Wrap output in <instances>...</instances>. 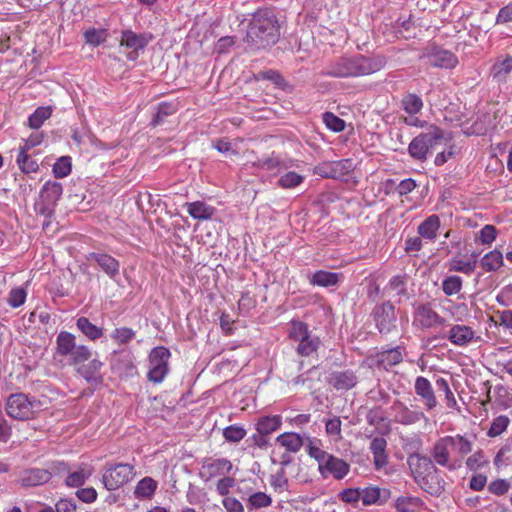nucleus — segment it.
<instances>
[{
  "mask_svg": "<svg viewBox=\"0 0 512 512\" xmlns=\"http://www.w3.org/2000/svg\"><path fill=\"white\" fill-rule=\"evenodd\" d=\"M390 498L388 489H380L379 487H366L361 489V501L364 505H382Z\"/></svg>",
  "mask_w": 512,
  "mask_h": 512,
  "instance_id": "b1692460",
  "label": "nucleus"
},
{
  "mask_svg": "<svg viewBox=\"0 0 512 512\" xmlns=\"http://www.w3.org/2000/svg\"><path fill=\"white\" fill-rule=\"evenodd\" d=\"M178 104L176 102H161L157 105L156 113L151 121L152 126L160 125L165 117L174 114L177 111Z\"/></svg>",
  "mask_w": 512,
  "mask_h": 512,
  "instance_id": "e433bc0d",
  "label": "nucleus"
},
{
  "mask_svg": "<svg viewBox=\"0 0 512 512\" xmlns=\"http://www.w3.org/2000/svg\"><path fill=\"white\" fill-rule=\"evenodd\" d=\"M480 264L485 271H496L503 264V255L499 250H493L481 259Z\"/></svg>",
  "mask_w": 512,
  "mask_h": 512,
  "instance_id": "37998d69",
  "label": "nucleus"
},
{
  "mask_svg": "<svg viewBox=\"0 0 512 512\" xmlns=\"http://www.w3.org/2000/svg\"><path fill=\"white\" fill-rule=\"evenodd\" d=\"M510 489V483L505 479H497L488 485V491L494 495L502 496Z\"/></svg>",
  "mask_w": 512,
  "mask_h": 512,
  "instance_id": "e2e57ef3",
  "label": "nucleus"
},
{
  "mask_svg": "<svg viewBox=\"0 0 512 512\" xmlns=\"http://www.w3.org/2000/svg\"><path fill=\"white\" fill-rule=\"evenodd\" d=\"M435 385L439 392L444 393L447 407L455 408L457 405V401L449 387L448 381L445 378L439 377L436 379Z\"/></svg>",
  "mask_w": 512,
  "mask_h": 512,
  "instance_id": "de8ad7c7",
  "label": "nucleus"
},
{
  "mask_svg": "<svg viewBox=\"0 0 512 512\" xmlns=\"http://www.w3.org/2000/svg\"><path fill=\"white\" fill-rule=\"evenodd\" d=\"M323 121L327 128L334 132H342L346 126L345 121L332 112H325L323 114Z\"/></svg>",
  "mask_w": 512,
  "mask_h": 512,
  "instance_id": "864d4df0",
  "label": "nucleus"
},
{
  "mask_svg": "<svg viewBox=\"0 0 512 512\" xmlns=\"http://www.w3.org/2000/svg\"><path fill=\"white\" fill-rule=\"evenodd\" d=\"M386 64L381 56L366 57L357 55L354 57H341L331 62L324 70V75L346 78L360 77L380 71Z\"/></svg>",
  "mask_w": 512,
  "mask_h": 512,
  "instance_id": "f03ea898",
  "label": "nucleus"
},
{
  "mask_svg": "<svg viewBox=\"0 0 512 512\" xmlns=\"http://www.w3.org/2000/svg\"><path fill=\"white\" fill-rule=\"evenodd\" d=\"M272 504V498L264 492H253L246 499V506L249 511L266 508Z\"/></svg>",
  "mask_w": 512,
  "mask_h": 512,
  "instance_id": "58836bf2",
  "label": "nucleus"
},
{
  "mask_svg": "<svg viewBox=\"0 0 512 512\" xmlns=\"http://www.w3.org/2000/svg\"><path fill=\"white\" fill-rule=\"evenodd\" d=\"M75 367L81 376H83L87 381H91L100 371L102 362L97 359H93L90 360L87 364L82 363Z\"/></svg>",
  "mask_w": 512,
  "mask_h": 512,
  "instance_id": "a18cd8bd",
  "label": "nucleus"
},
{
  "mask_svg": "<svg viewBox=\"0 0 512 512\" xmlns=\"http://www.w3.org/2000/svg\"><path fill=\"white\" fill-rule=\"evenodd\" d=\"M406 282H407V276L397 275L390 279V281L388 283V287H389V289L394 291L396 293V295L406 296L407 295Z\"/></svg>",
  "mask_w": 512,
  "mask_h": 512,
  "instance_id": "13d9d810",
  "label": "nucleus"
},
{
  "mask_svg": "<svg viewBox=\"0 0 512 512\" xmlns=\"http://www.w3.org/2000/svg\"><path fill=\"white\" fill-rule=\"evenodd\" d=\"M392 408L396 411L395 421L402 425H412L421 420H428L424 412L412 410L399 400L394 402Z\"/></svg>",
  "mask_w": 512,
  "mask_h": 512,
  "instance_id": "a211bd4d",
  "label": "nucleus"
},
{
  "mask_svg": "<svg viewBox=\"0 0 512 512\" xmlns=\"http://www.w3.org/2000/svg\"><path fill=\"white\" fill-rule=\"evenodd\" d=\"M280 24L275 8L262 7L252 13L244 42L252 49H265L277 43Z\"/></svg>",
  "mask_w": 512,
  "mask_h": 512,
  "instance_id": "f257e3e1",
  "label": "nucleus"
},
{
  "mask_svg": "<svg viewBox=\"0 0 512 512\" xmlns=\"http://www.w3.org/2000/svg\"><path fill=\"white\" fill-rule=\"evenodd\" d=\"M282 424V418L279 415L274 416H264L261 417L257 424H256V430L257 432H260L262 434H271L275 431H277Z\"/></svg>",
  "mask_w": 512,
  "mask_h": 512,
  "instance_id": "473e14b6",
  "label": "nucleus"
},
{
  "mask_svg": "<svg viewBox=\"0 0 512 512\" xmlns=\"http://www.w3.org/2000/svg\"><path fill=\"white\" fill-rule=\"evenodd\" d=\"M354 169L351 159L338 161H324L314 168V173L322 178L342 179L348 176Z\"/></svg>",
  "mask_w": 512,
  "mask_h": 512,
  "instance_id": "9d476101",
  "label": "nucleus"
},
{
  "mask_svg": "<svg viewBox=\"0 0 512 512\" xmlns=\"http://www.w3.org/2000/svg\"><path fill=\"white\" fill-rule=\"evenodd\" d=\"M84 37L88 44L98 46L106 40L107 34L105 30L90 29L85 31Z\"/></svg>",
  "mask_w": 512,
  "mask_h": 512,
  "instance_id": "bf43d9fd",
  "label": "nucleus"
},
{
  "mask_svg": "<svg viewBox=\"0 0 512 512\" xmlns=\"http://www.w3.org/2000/svg\"><path fill=\"white\" fill-rule=\"evenodd\" d=\"M135 475V468L128 463L107 464L102 475L104 487L113 491L128 483Z\"/></svg>",
  "mask_w": 512,
  "mask_h": 512,
  "instance_id": "0eeeda50",
  "label": "nucleus"
},
{
  "mask_svg": "<svg viewBox=\"0 0 512 512\" xmlns=\"http://www.w3.org/2000/svg\"><path fill=\"white\" fill-rule=\"evenodd\" d=\"M349 464L344 460L329 454L322 464L319 465V472L323 478L332 475L336 479H343L349 472Z\"/></svg>",
  "mask_w": 512,
  "mask_h": 512,
  "instance_id": "2eb2a0df",
  "label": "nucleus"
},
{
  "mask_svg": "<svg viewBox=\"0 0 512 512\" xmlns=\"http://www.w3.org/2000/svg\"><path fill=\"white\" fill-rule=\"evenodd\" d=\"M91 357L92 351L86 345H78L74 334L61 331L57 335L53 358L61 367L79 366L90 360Z\"/></svg>",
  "mask_w": 512,
  "mask_h": 512,
  "instance_id": "7ed1b4c3",
  "label": "nucleus"
},
{
  "mask_svg": "<svg viewBox=\"0 0 512 512\" xmlns=\"http://www.w3.org/2000/svg\"><path fill=\"white\" fill-rule=\"evenodd\" d=\"M51 115V106L38 107L28 118V126L32 129H38L51 117Z\"/></svg>",
  "mask_w": 512,
  "mask_h": 512,
  "instance_id": "a19ab883",
  "label": "nucleus"
},
{
  "mask_svg": "<svg viewBox=\"0 0 512 512\" xmlns=\"http://www.w3.org/2000/svg\"><path fill=\"white\" fill-rule=\"evenodd\" d=\"M185 206L187 207L189 215L197 220H208L215 212L214 207L207 205L203 201L186 203Z\"/></svg>",
  "mask_w": 512,
  "mask_h": 512,
  "instance_id": "c85d7f7f",
  "label": "nucleus"
},
{
  "mask_svg": "<svg viewBox=\"0 0 512 512\" xmlns=\"http://www.w3.org/2000/svg\"><path fill=\"white\" fill-rule=\"evenodd\" d=\"M338 281V273L319 270L313 274L310 283L316 286L330 287L336 285Z\"/></svg>",
  "mask_w": 512,
  "mask_h": 512,
  "instance_id": "c9c22d12",
  "label": "nucleus"
},
{
  "mask_svg": "<svg viewBox=\"0 0 512 512\" xmlns=\"http://www.w3.org/2000/svg\"><path fill=\"white\" fill-rule=\"evenodd\" d=\"M509 418L505 415H500L495 418L487 432L489 437H496L502 434L509 425Z\"/></svg>",
  "mask_w": 512,
  "mask_h": 512,
  "instance_id": "5fc2aeb1",
  "label": "nucleus"
},
{
  "mask_svg": "<svg viewBox=\"0 0 512 512\" xmlns=\"http://www.w3.org/2000/svg\"><path fill=\"white\" fill-rule=\"evenodd\" d=\"M276 442L284 447L288 452L296 453L304 445L303 438L294 432H285L276 438Z\"/></svg>",
  "mask_w": 512,
  "mask_h": 512,
  "instance_id": "c756f323",
  "label": "nucleus"
},
{
  "mask_svg": "<svg viewBox=\"0 0 512 512\" xmlns=\"http://www.w3.org/2000/svg\"><path fill=\"white\" fill-rule=\"evenodd\" d=\"M76 326L90 340L95 341L103 336L102 328L91 323L86 317H79Z\"/></svg>",
  "mask_w": 512,
  "mask_h": 512,
  "instance_id": "f704fd0d",
  "label": "nucleus"
},
{
  "mask_svg": "<svg viewBox=\"0 0 512 512\" xmlns=\"http://www.w3.org/2000/svg\"><path fill=\"white\" fill-rule=\"evenodd\" d=\"M427 63L433 67L452 69L458 64V58L449 50L432 46L426 55Z\"/></svg>",
  "mask_w": 512,
  "mask_h": 512,
  "instance_id": "4468645a",
  "label": "nucleus"
},
{
  "mask_svg": "<svg viewBox=\"0 0 512 512\" xmlns=\"http://www.w3.org/2000/svg\"><path fill=\"white\" fill-rule=\"evenodd\" d=\"M453 439L452 450L459 455L457 462H460L467 454L472 451V442L462 435L451 436Z\"/></svg>",
  "mask_w": 512,
  "mask_h": 512,
  "instance_id": "c03bdc74",
  "label": "nucleus"
},
{
  "mask_svg": "<svg viewBox=\"0 0 512 512\" xmlns=\"http://www.w3.org/2000/svg\"><path fill=\"white\" fill-rule=\"evenodd\" d=\"M245 435V429L237 425H230L223 430V436L228 442L237 443L241 441Z\"/></svg>",
  "mask_w": 512,
  "mask_h": 512,
  "instance_id": "4d7b16f0",
  "label": "nucleus"
},
{
  "mask_svg": "<svg viewBox=\"0 0 512 512\" xmlns=\"http://www.w3.org/2000/svg\"><path fill=\"white\" fill-rule=\"evenodd\" d=\"M157 482L151 477H144L135 487L134 494L137 498L150 499L157 489Z\"/></svg>",
  "mask_w": 512,
  "mask_h": 512,
  "instance_id": "72a5a7b5",
  "label": "nucleus"
},
{
  "mask_svg": "<svg viewBox=\"0 0 512 512\" xmlns=\"http://www.w3.org/2000/svg\"><path fill=\"white\" fill-rule=\"evenodd\" d=\"M440 227V219L437 215L433 214L427 217L417 229L418 234L429 240H434L437 235V231Z\"/></svg>",
  "mask_w": 512,
  "mask_h": 512,
  "instance_id": "7c9ffc66",
  "label": "nucleus"
},
{
  "mask_svg": "<svg viewBox=\"0 0 512 512\" xmlns=\"http://www.w3.org/2000/svg\"><path fill=\"white\" fill-rule=\"evenodd\" d=\"M414 390L416 395L421 398L428 411L433 410L437 406L438 402L434 389L427 378L418 376L415 379Z\"/></svg>",
  "mask_w": 512,
  "mask_h": 512,
  "instance_id": "f3484780",
  "label": "nucleus"
},
{
  "mask_svg": "<svg viewBox=\"0 0 512 512\" xmlns=\"http://www.w3.org/2000/svg\"><path fill=\"white\" fill-rule=\"evenodd\" d=\"M289 338L299 342L296 351L302 357H308L316 353L321 344L319 337L312 335L307 324L302 321L291 322Z\"/></svg>",
  "mask_w": 512,
  "mask_h": 512,
  "instance_id": "423d86ee",
  "label": "nucleus"
},
{
  "mask_svg": "<svg viewBox=\"0 0 512 512\" xmlns=\"http://www.w3.org/2000/svg\"><path fill=\"white\" fill-rule=\"evenodd\" d=\"M55 207V205L46 203L43 200L35 204V211L46 218V221H44L42 225L43 229L48 227L50 224V219L54 216L55 213Z\"/></svg>",
  "mask_w": 512,
  "mask_h": 512,
  "instance_id": "6e6d98bb",
  "label": "nucleus"
},
{
  "mask_svg": "<svg viewBox=\"0 0 512 512\" xmlns=\"http://www.w3.org/2000/svg\"><path fill=\"white\" fill-rule=\"evenodd\" d=\"M415 320L419 322L422 328H432L435 326H444L446 320L442 318L430 305H419L415 311Z\"/></svg>",
  "mask_w": 512,
  "mask_h": 512,
  "instance_id": "aec40b11",
  "label": "nucleus"
},
{
  "mask_svg": "<svg viewBox=\"0 0 512 512\" xmlns=\"http://www.w3.org/2000/svg\"><path fill=\"white\" fill-rule=\"evenodd\" d=\"M496 234V228L493 225H485L479 232V239L483 244H491Z\"/></svg>",
  "mask_w": 512,
  "mask_h": 512,
  "instance_id": "774afa93",
  "label": "nucleus"
},
{
  "mask_svg": "<svg viewBox=\"0 0 512 512\" xmlns=\"http://www.w3.org/2000/svg\"><path fill=\"white\" fill-rule=\"evenodd\" d=\"M386 419L381 407L371 408L366 414V421L371 426H378Z\"/></svg>",
  "mask_w": 512,
  "mask_h": 512,
  "instance_id": "0e129e2a",
  "label": "nucleus"
},
{
  "mask_svg": "<svg viewBox=\"0 0 512 512\" xmlns=\"http://www.w3.org/2000/svg\"><path fill=\"white\" fill-rule=\"evenodd\" d=\"M89 260L95 261L110 277H114L119 273V262L108 254L91 253Z\"/></svg>",
  "mask_w": 512,
  "mask_h": 512,
  "instance_id": "bb28decb",
  "label": "nucleus"
},
{
  "mask_svg": "<svg viewBox=\"0 0 512 512\" xmlns=\"http://www.w3.org/2000/svg\"><path fill=\"white\" fill-rule=\"evenodd\" d=\"M51 476V471L47 469L31 468L22 472L20 482L25 487L39 486L47 483Z\"/></svg>",
  "mask_w": 512,
  "mask_h": 512,
  "instance_id": "412c9836",
  "label": "nucleus"
},
{
  "mask_svg": "<svg viewBox=\"0 0 512 512\" xmlns=\"http://www.w3.org/2000/svg\"><path fill=\"white\" fill-rule=\"evenodd\" d=\"M376 367L388 371L391 367L398 365L403 361L401 348L395 347L381 351L375 356Z\"/></svg>",
  "mask_w": 512,
  "mask_h": 512,
  "instance_id": "4be33fe9",
  "label": "nucleus"
},
{
  "mask_svg": "<svg viewBox=\"0 0 512 512\" xmlns=\"http://www.w3.org/2000/svg\"><path fill=\"white\" fill-rule=\"evenodd\" d=\"M5 409L10 418L26 421L35 418L42 410V402L34 396L14 393L7 398Z\"/></svg>",
  "mask_w": 512,
  "mask_h": 512,
  "instance_id": "20e7f679",
  "label": "nucleus"
},
{
  "mask_svg": "<svg viewBox=\"0 0 512 512\" xmlns=\"http://www.w3.org/2000/svg\"><path fill=\"white\" fill-rule=\"evenodd\" d=\"M477 258L478 254L473 253L471 255V260H462L460 258H453L450 262V271L461 272L464 274H471L474 272L477 266Z\"/></svg>",
  "mask_w": 512,
  "mask_h": 512,
  "instance_id": "4c0bfd02",
  "label": "nucleus"
},
{
  "mask_svg": "<svg viewBox=\"0 0 512 512\" xmlns=\"http://www.w3.org/2000/svg\"><path fill=\"white\" fill-rule=\"evenodd\" d=\"M210 478L228 474L232 469V463L225 458L216 459L203 466Z\"/></svg>",
  "mask_w": 512,
  "mask_h": 512,
  "instance_id": "2f4dec72",
  "label": "nucleus"
},
{
  "mask_svg": "<svg viewBox=\"0 0 512 512\" xmlns=\"http://www.w3.org/2000/svg\"><path fill=\"white\" fill-rule=\"evenodd\" d=\"M255 165L258 168L265 169L267 171L278 168L281 165V160L278 156H275L274 153L264 159H258Z\"/></svg>",
  "mask_w": 512,
  "mask_h": 512,
  "instance_id": "69168bd1",
  "label": "nucleus"
},
{
  "mask_svg": "<svg viewBox=\"0 0 512 512\" xmlns=\"http://www.w3.org/2000/svg\"><path fill=\"white\" fill-rule=\"evenodd\" d=\"M416 483L432 496H440L445 489V481L440 477L438 469L429 474V476H425L416 481Z\"/></svg>",
  "mask_w": 512,
  "mask_h": 512,
  "instance_id": "5701e85b",
  "label": "nucleus"
},
{
  "mask_svg": "<svg viewBox=\"0 0 512 512\" xmlns=\"http://www.w3.org/2000/svg\"><path fill=\"white\" fill-rule=\"evenodd\" d=\"M53 173L57 178H63L71 173V158L69 156L60 157L53 165Z\"/></svg>",
  "mask_w": 512,
  "mask_h": 512,
  "instance_id": "603ef678",
  "label": "nucleus"
},
{
  "mask_svg": "<svg viewBox=\"0 0 512 512\" xmlns=\"http://www.w3.org/2000/svg\"><path fill=\"white\" fill-rule=\"evenodd\" d=\"M443 139V131L437 126H431L426 132L412 139L408 146V153L414 160L423 162Z\"/></svg>",
  "mask_w": 512,
  "mask_h": 512,
  "instance_id": "39448f33",
  "label": "nucleus"
},
{
  "mask_svg": "<svg viewBox=\"0 0 512 512\" xmlns=\"http://www.w3.org/2000/svg\"><path fill=\"white\" fill-rule=\"evenodd\" d=\"M26 296L27 293L24 288L19 287L12 289L9 293V297L7 300L8 304L14 308L20 307L21 305L24 304Z\"/></svg>",
  "mask_w": 512,
  "mask_h": 512,
  "instance_id": "052dcab7",
  "label": "nucleus"
},
{
  "mask_svg": "<svg viewBox=\"0 0 512 512\" xmlns=\"http://www.w3.org/2000/svg\"><path fill=\"white\" fill-rule=\"evenodd\" d=\"M512 71V56L507 55L504 59L497 58L490 68V75L497 83L505 82Z\"/></svg>",
  "mask_w": 512,
  "mask_h": 512,
  "instance_id": "a878e982",
  "label": "nucleus"
},
{
  "mask_svg": "<svg viewBox=\"0 0 512 512\" xmlns=\"http://www.w3.org/2000/svg\"><path fill=\"white\" fill-rule=\"evenodd\" d=\"M17 163L19 168L24 173L36 172L39 168L38 163L33 160L26 151L19 150L17 156Z\"/></svg>",
  "mask_w": 512,
  "mask_h": 512,
  "instance_id": "09e8293b",
  "label": "nucleus"
},
{
  "mask_svg": "<svg viewBox=\"0 0 512 512\" xmlns=\"http://www.w3.org/2000/svg\"><path fill=\"white\" fill-rule=\"evenodd\" d=\"M386 447L387 441L383 437H375L370 443V450L373 454V462L377 470L382 469L388 463Z\"/></svg>",
  "mask_w": 512,
  "mask_h": 512,
  "instance_id": "393cba45",
  "label": "nucleus"
},
{
  "mask_svg": "<svg viewBox=\"0 0 512 512\" xmlns=\"http://www.w3.org/2000/svg\"><path fill=\"white\" fill-rule=\"evenodd\" d=\"M328 383L336 390H350L358 383L356 373L351 369L333 371L329 378Z\"/></svg>",
  "mask_w": 512,
  "mask_h": 512,
  "instance_id": "6ab92c4d",
  "label": "nucleus"
},
{
  "mask_svg": "<svg viewBox=\"0 0 512 512\" xmlns=\"http://www.w3.org/2000/svg\"><path fill=\"white\" fill-rule=\"evenodd\" d=\"M63 193L62 184L56 181H47L41 191L40 198L46 203L57 205Z\"/></svg>",
  "mask_w": 512,
  "mask_h": 512,
  "instance_id": "cd10ccee",
  "label": "nucleus"
},
{
  "mask_svg": "<svg viewBox=\"0 0 512 512\" xmlns=\"http://www.w3.org/2000/svg\"><path fill=\"white\" fill-rule=\"evenodd\" d=\"M423 505V501L418 497H398L395 501L394 508L398 512H415L416 508Z\"/></svg>",
  "mask_w": 512,
  "mask_h": 512,
  "instance_id": "79ce46f5",
  "label": "nucleus"
},
{
  "mask_svg": "<svg viewBox=\"0 0 512 512\" xmlns=\"http://www.w3.org/2000/svg\"><path fill=\"white\" fill-rule=\"evenodd\" d=\"M153 35L149 32L136 33L130 29L121 31L120 46L130 50L127 53L129 60H136L139 51H142L152 41Z\"/></svg>",
  "mask_w": 512,
  "mask_h": 512,
  "instance_id": "1a4fd4ad",
  "label": "nucleus"
},
{
  "mask_svg": "<svg viewBox=\"0 0 512 512\" xmlns=\"http://www.w3.org/2000/svg\"><path fill=\"white\" fill-rule=\"evenodd\" d=\"M171 354L170 351L163 347H155L149 355V366L147 377L153 383H161L168 373V361Z\"/></svg>",
  "mask_w": 512,
  "mask_h": 512,
  "instance_id": "6e6552de",
  "label": "nucleus"
},
{
  "mask_svg": "<svg viewBox=\"0 0 512 512\" xmlns=\"http://www.w3.org/2000/svg\"><path fill=\"white\" fill-rule=\"evenodd\" d=\"M401 106L409 115H415L422 110L423 101L418 95L414 93H407L401 100Z\"/></svg>",
  "mask_w": 512,
  "mask_h": 512,
  "instance_id": "ea45409f",
  "label": "nucleus"
},
{
  "mask_svg": "<svg viewBox=\"0 0 512 512\" xmlns=\"http://www.w3.org/2000/svg\"><path fill=\"white\" fill-rule=\"evenodd\" d=\"M304 180V177L296 172L290 171L282 175L277 184L279 187L284 189L294 188L300 185Z\"/></svg>",
  "mask_w": 512,
  "mask_h": 512,
  "instance_id": "49530a36",
  "label": "nucleus"
},
{
  "mask_svg": "<svg viewBox=\"0 0 512 512\" xmlns=\"http://www.w3.org/2000/svg\"><path fill=\"white\" fill-rule=\"evenodd\" d=\"M452 444L453 439H451V436H445L435 442L431 451V455L435 463L440 466L447 467L449 470H454L457 467L456 462H453L450 458Z\"/></svg>",
  "mask_w": 512,
  "mask_h": 512,
  "instance_id": "f8f14e48",
  "label": "nucleus"
},
{
  "mask_svg": "<svg viewBox=\"0 0 512 512\" xmlns=\"http://www.w3.org/2000/svg\"><path fill=\"white\" fill-rule=\"evenodd\" d=\"M462 279L459 276L453 275L445 278L442 282L443 292L447 296L457 294L461 291Z\"/></svg>",
  "mask_w": 512,
  "mask_h": 512,
  "instance_id": "8fccbe9b",
  "label": "nucleus"
},
{
  "mask_svg": "<svg viewBox=\"0 0 512 512\" xmlns=\"http://www.w3.org/2000/svg\"><path fill=\"white\" fill-rule=\"evenodd\" d=\"M407 462L413 473L415 481H418L425 476H429V474L437 470L430 457L419 453L411 454L408 457Z\"/></svg>",
  "mask_w": 512,
  "mask_h": 512,
  "instance_id": "dca6fc26",
  "label": "nucleus"
},
{
  "mask_svg": "<svg viewBox=\"0 0 512 512\" xmlns=\"http://www.w3.org/2000/svg\"><path fill=\"white\" fill-rule=\"evenodd\" d=\"M374 321L381 334H388L396 328L395 308L390 302H385L375 307Z\"/></svg>",
  "mask_w": 512,
  "mask_h": 512,
  "instance_id": "9b49d317",
  "label": "nucleus"
},
{
  "mask_svg": "<svg viewBox=\"0 0 512 512\" xmlns=\"http://www.w3.org/2000/svg\"><path fill=\"white\" fill-rule=\"evenodd\" d=\"M135 336V332L131 328L122 327L113 331L111 337L120 344H126Z\"/></svg>",
  "mask_w": 512,
  "mask_h": 512,
  "instance_id": "680f3d73",
  "label": "nucleus"
},
{
  "mask_svg": "<svg viewBox=\"0 0 512 512\" xmlns=\"http://www.w3.org/2000/svg\"><path fill=\"white\" fill-rule=\"evenodd\" d=\"M307 451L309 456L314 458L318 462V465L322 464L325 458L329 455L328 452L322 450L315 444V441L312 440H309Z\"/></svg>",
  "mask_w": 512,
  "mask_h": 512,
  "instance_id": "338daca9",
  "label": "nucleus"
},
{
  "mask_svg": "<svg viewBox=\"0 0 512 512\" xmlns=\"http://www.w3.org/2000/svg\"><path fill=\"white\" fill-rule=\"evenodd\" d=\"M441 338L448 339L452 344L460 347L468 346L472 342L480 340V337L475 335V331L470 326L460 324L453 325L447 333L441 335Z\"/></svg>",
  "mask_w": 512,
  "mask_h": 512,
  "instance_id": "ddd939ff",
  "label": "nucleus"
},
{
  "mask_svg": "<svg viewBox=\"0 0 512 512\" xmlns=\"http://www.w3.org/2000/svg\"><path fill=\"white\" fill-rule=\"evenodd\" d=\"M90 475H91L90 470L86 471L84 468H80L79 470L70 473L67 476L65 483L69 487H80L85 483L86 479Z\"/></svg>",
  "mask_w": 512,
  "mask_h": 512,
  "instance_id": "3c124183",
  "label": "nucleus"
}]
</instances>
